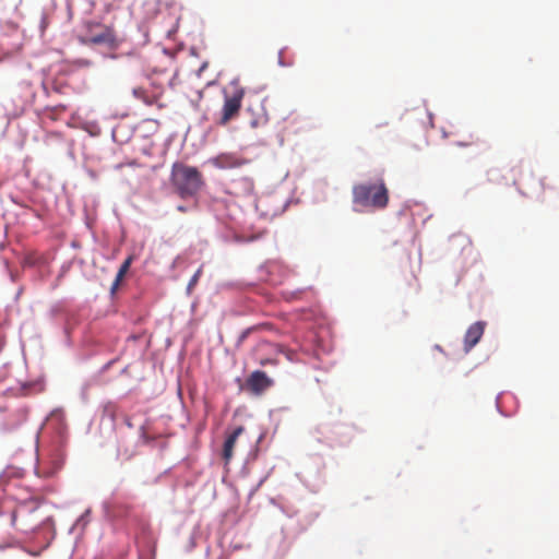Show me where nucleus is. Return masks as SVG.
<instances>
[{"label": "nucleus", "instance_id": "nucleus-1", "mask_svg": "<svg viewBox=\"0 0 559 559\" xmlns=\"http://www.w3.org/2000/svg\"><path fill=\"white\" fill-rule=\"evenodd\" d=\"M389 190L383 178L374 182L358 183L353 187V202L366 209L383 210L389 204Z\"/></svg>", "mask_w": 559, "mask_h": 559}, {"label": "nucleus", "instance_id": "nucleus-2", "mask_svg": "<svg viewBox=\"0 0 559 559\" xmlns=\"http://www.w3.org/2000/svg\"><path fill=\"white\" fill-rule=\"evenodd\" d=\"M170 181L181 198L195 195L203 186L202 174L192 166L175 163L171 168Z\"/></svg>", "mask_w": 559, "mask_h": 559}, {"label": "nucleus", "instance_id": "nucleus-3", "mask_svg": "<svg viewBox=\"0 0 559 559\" xmlns=\"http://www.w3.org/2000/svg\"><path fill=\"white\" fill-rule=\"evenodd\" d=\"M223 94L224 105L218 123L225 126L231 119L238 116L246 91L245 87L240 84L239 80H233L223 90Z\"/></svg>", "mask_w": 559, "mask_h": 559}, {"label": "nucleus", "instance_id": "nucleus-4", "mask_svg": "<svg viewBox=\"0 0 559 559\" xmlns=\"http://www.w3.org/2000/svg\"><path fill=\"white\" fill-rule=\"evenodd\" d=\"M79 39L85 45H107L116 44V35L112 27L96 21H85L82 25Z\"/></svg>", "mask_w": 559, "mask_h": 559}, {"label": "nucleus", "instance_id": "nucleus-5", "mask_svg": "<svg viewBox=\"0 0 559 559\" xmlns=\"http://www.w3.org/2000/svg\"><path fill=\"white\" fill-rule=\"evenodd\" d=\"M514 185L526 197H540L546 189L544 179L537 178L531 171L523 173L520 179L514 181Z\"/></svg>", "mask_w": 559, "mask_h": 559}, {"label": "nucleus", "instance_id": "nucleus-6", "mask_svg": "<svg viewBox=\"0 0 559 559\" xmlns=\"http://www.w3.org/2000/svg\"><path fill=\"white\" fill-rule=\"evenodd\" d=\"M210 163L219 169H233L247 165L249 160L236 152H224L211 158Z\"/></svg>", "mask_w": 559, "mask_h": 559}, {"label": "nucleus", "instance_id": "nucleus-7", "mask_svg": "<svg viewBox=\"0 0 559 559\" xmlns=\"http://www.w3.org/2000/svg\"><path fill=\"white\" fill-rule=\"evenodd\" d=\"M162 87H154L152 90L140 86L133 88V95L135 98L141 99L144 104L148 106L156 105L158 108H163L164 105L159 102L163 95Z\"/></svg>", "mask_w": 559, "mask_h": 559}, {"label": "nucleus", "instance_id": "nucleus-8", "mask_svg": "<svg viewBox=\"0 0 559 559\" xmlns=\"http://www.w3.org/2000/svg\"><path fill=\"white\" fill-rule=\"evenodd\" d=\"M246 383L251 392L260 394L272 386L273 381L264 371L255 370L248 377Z\"/></svg>", "mask_w": 559, "mask_h": 559}, {"label": "nucleus", "instance_id": "nucleus-9", "mask_svg": "<svg viewBox=\"0 0 559 559\" xmlns=\"http://www.w3.org/2000/svg\"><path fill=\"white\" fill-rule=\"evenodd\" d=\"M245 432V427L239 426L235 428L229 435H227L222 451V457L224 460L225 465L229 464L231 459L234 457V450L237 440Z\"/></svg>", "mask_w": 559, "mask_h": 559}, {"label": "nucleus", "instance_id": "nucleus-10", "mask_svg": "<svg viewBox=\"0 0 559 559\" xmlns=\"http://www.w3.org/2000/svg\"><path fill=\"white\" fill-rule=\"evenodd\" d=\"M486 323L477 321L473 323L466 331L464 336V349L469 352L481 338Z\"/></svg>", "mask_w": 559, "mask_h": 559}, {"label": "nucleus", "instance_id": "nucleus-11", "mask_svg": "<svg viewBox=\"0 0 559 559\" xmlns=\"http://www.w3.org/2000/svg\"><path fill=\"white\" fill-rule=\"evenodd\" d=\"M132 260H133V258L130 255L120 265L119 271H118V273L116 275V280H115L114 285H112L114 289L119 285V283L121 282V280L126 275V273L128 272V270H129V267H130V265L132 263Z\"/></svg>", "mask_w": 559, "mask_h": 559}, {"label": "nucleus", "instance_id": "nucleus-12", "mask_svg": "<svg viewBox=\"0 0 559 559\" xmlns=\"http://www.w3.org/2000/svg\"><path fill=\"white\" fill-rule=\"evenodd\" d=\"M269 121V118L265 114H262L260 116H258L257 118L252 119L250 121V126L251 128H259V127H262V126H265Z\"/></svg>", "mask_w": 559, "mask_h": 559}, {"label": "nucleus", "instance_id": "nucleus-13", "mask_svg": "<svg viewBox=\"0 0 559 559\" xmlns=\"http://www.w3.org/2000/svg\"><path fill=\"white\" fill-rule=\"evenodd\" d=\"M202 272H203L202 266H200V267L198 269V271L194 273V275L190 278V281H189V283H188V287H187V289H188V292H189V293H190V292L194 288V286L198 284V282H199V280H200V276L202 275Z\"/></svg>", "mask_w": 559, "mask_h": 559}, {"label": "nucleus", "instance_id": "nucleus-14", "mask_svg": "<svg viewBox=\"0 0 559 559\" xmlns=\"http://www.w3.org/2000/svg\"><path fill=\"white\" fill-rule=\"evenodd\" d=\"M475 143H476V140L473 138V135H471L469 136V141H467V142H457L456 145L461 146V147H464V146L473 145Z\"/></svg>", "mask_w": 559, "mask_h": 559}, {"label": "nucleus", "instance_id": "nucleus-15", "mask_svg": "<svg viewBox=\"0 0 559 559\" xmlns=\"http://www.w3.org/2000/svg\"><path fill=\"white\" fill-rule=\"evenodd\" d=\"M76 63L81 67H90L92 66V61L87 60V59H79L76 60Z\"/></svg>", "mask_w": 559, "mask_h": 559}, {"label": "nucleus", "instance_id": "nucleus-16", "mask_svg": "<svg viewBox=\"0 0 559 559\" xmlns=\"http://www.w3.org/2000/svg\"><path fill=\"white\" fill-rule=\"evenodd\" d=\"M267 364H272L273 365V364H275V360H273V359H262L260 361V365H262V366H265Z\"/></svg>", "mask_w": 559, "mask_h": 559}, {"label": "nucleus", "instance_id": "nucleus-17", "mask_svg": "<svg viewBox=\"0 0 559 559\" xmlns=\"http://www.w3.org/2000/svg\"><path fill=\"white\" fill-rule=\"evenodd\" d=\"M15 521H16V514L15 512L12 513V525H15Z\"/></svg>", "mask_w": 559, "mask_h": 559}, {"label": "nucleus", "instance_id": "nucleus-18", "mask_svg": "<svg viewBox=\"0 0 559 559\" xmlns=\"http://www.w3.org/2000/svg\"><path fill=\"white\" fill-rule=\"evenodd\" d=\"M248 333H249V330L245 331V332L242 333V335H241V340H243V338L248 335Z\"/></svg>", "mask_w": 559, "mask_h": 559}, {"label": "nucleus", "instance_id": "nucleus-19", "mask_svg": "<svg viewBox=\"0 0 559 559\" xmlns=\"http://www.w3.org/2000/svg\"><path fill=\"white\" fill-rule=\"evenodd\" d=\"M496 173H497V170H496V169H491V170H489V171H488V175H489V176H490V175H495Z\"/></svg>", "mask_w": 559, "mask_h": 559}]
</instances>
